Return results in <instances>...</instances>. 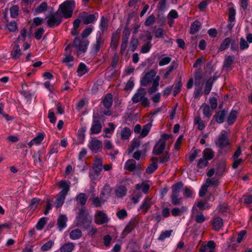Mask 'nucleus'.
<instances>
[{"label":"nucleus","mask_w":252,"mask_h":252,"mask_svg":"<svg viewBox=\"0 0 252 252\" xmlns=\"http://www.w3.org/2000/svg\"><path fill=\"white\" fill-rule=\"evenodd\" d=\"M94 27L90 26L83 31L81 33L82 38L76 37L72 44V48L75 50L78 56H82L87 50V46L89 44V41L86 39L93 32Z\"/></svg>","instance_id":"obj_1"},{"label":"nucleus","mask_w":252,"mask_h":252,"mask_svg":"<svg viewBox=\"0 0 252 252\" xmlns=\"http://www.w3.org/2000/svg\"><path fill=\"white\" fill-rule=\"evenodd\" d=\"M159 79V76H156V72L154 70H151L146 73L142 77L141 84L142 86H147L152 83V86L148 90V93L152 94L158 90Z\"/></svg>","instance_id":"obj_2"},{"label":"nucleus","mask_w":252,"mask_h":252,"mask_svg":"<svg viewBox=\"0 0 252 252\" xmlns=\"http://www.w3.org/2000/svg\"><path fill=\"white\" fill-rule=\"evenodd\" d=\"M75 5L74 1L66 0L60 4L57 12H61L63 16L66 19L69 18L72 16Z\"/></svg>","instance_id":"obj_3"},{"label":"nucleus","mask_w":252,"mask_h":252,"mask_svg":"<svg viewBox=\"0 0 252 252\" xmlns=\"http://www.w3.org/2000/svg\"><path fill=\"white\" fill-rule=\"evenodd\" d=\"M146 91L144 88H140L135 94L132 96V100L134 103L140 102L144 106H148L149 105V101L146 97Z\"/></svg>","instance_id":"obj_4"},{"label":"nucleus","mask_w":252,"mask_h":252,"mask_svg":"<svg viewBox=\"0 0 252 252\" xmlns=\"http://www.w3.org/2000/svg\"><path fill=\"white\" fill-rule=\"evenodd\" d=\"M171 138V135L164 134L162 135L161 138L159 140L158 142L156 144L154 148L153 152L155 154L158 155L160 154L164 150L165 146V142L167 140H170L171 143L173 142Z\"/></svg>","instance_id":"obj_5"},{"label":"nucleus","mask_w":252,"mask_h":252,"mask_svg":"<svg viewBox=\"0 0 252 252\" xmlns=\"http://www.w3.org/2000/svg\"><path fill=\"white\" fill-rule=\"evenodd\" d=\"M111 191L110 187L108 185H105L101 190L100 199L97 197L94 198L93 200L94 204L96 207L100 206L102 203L104 202L109 198Z\"/></svg>","instance_id":"obj_6"},{"label":"nucleus","mask_w":252,"mask_h":252,"mask_svg":"<svg viewBox=\"0 0 252 252\" xmlns=\"http://www.w3.org/2000/svg\"><path fill=\"white\" fill-rule=\"evenodd\" d=\"M215 144L218 147L221 149L227 148L229 149L228 150H230V143L228 138V134L226 131L222 130L221 131L215 142Z\"/></svg>","instance_id":"obj_7"},{"label":"nucleus","mask_w":252,"mask_h":252,"mask_svg":"<svg viewBox=\"0 0 252 252\" xmlns=\"http://www.w3.org/2000/svg\"><path fill=\"white\" fill-rule=\"evenodd\" d=\"M105 47V39L99 33L97 34L96 41L92 45V51L94 54H97L100 50Z\"/></svg>","instance_id":"obj_8"},{"label":"nucleus","mask_w":252,"mask_h":252,"mask_svg":"<svg viewBox=\"0 0 252 252\" xmlns=\"http://www.w3.org/2000/svg\"><path fill=\"white\" fill-rule=\"evenodd\" d=\"M79 17L82 20L85 24L88 25L96 21L98 18V13L89 14L87 12L84 11L80 13Z\"/></svg>","instance_id":"obj_9"},{"label":"nucleus","mask_w":252,"mask_h":252,"mask_svg":"<svg viewBox=\"0 0 252 252\" xmlns=\"http://www.w3.org/2000/svg\"><path fill=\"white\" fill-rule=\"evenodd\" d=\"M62 20V16L57 12L48 17L47 24L49 27H57L60 25Z\"/></svg>","instance_id":"obj_10"},{"label":"nucleus","mask_w":252,"mask_h":252,"mask_svg":"<svg viewBox=\"0 0 252 252\" xmlns=\"http://www.w3.org/2000/svg\"><path fill=\"white\" fill-rule=\"evenodd\" d=\"M109 220L107 215L101 211H97L95 217L94 221L99 225L107 223Z\"/></svg>","instance_id":"obj_11"},{"label":"nucleus","mask_w":252,"mask_h":252,"mask_svg":"<svg viewBox=\"0 0 252 252\" xmlns=\"http://www.w3.org/2000/svg\"><path fill=\"white\" fill-rule=\"evenodd\" d=\"M88 147L92 152L96 153L102 149V143L98 139H93L90 141Z\"/></svg>","instance_id":"obj_12"},{"label":"nucleus","mask_w":252,"mask_h":252,"mask_svg":"<svg viewBox=\"0 0 252 252\" xmlns=\"http://www.w3.org/2000/svg\"><path fill=\"white\" fill-rule=\"evenodd\" d=\"M84 211L83 210H80L77 219L79 225L86 227L91 223V218L88 216L84 217Z\"/></svg>","instance_id":"obj_13"},{"label":"nucleus","mask_w":252,"mask_h":252,"mask_svg":"<svg viewBox=\"0 0 252 252\" xmlns=\"http://www.w3.org/2000/svg\"><path fill=\"white\" fill-rule=\"evenodd\" d=\"M71 46L68 45L65 47V57L63 60V62L66 63L68 66V68L72 67L73 64L72 63L74 61L73 57L69 54Z\"/></svg>","instance_id":"obj_14"},{"label":"nucleus","mask_w":252,"mask_h":252,"mask_svg":"<svg viewBox=\"0 0 252 252\" xmlns=\"http://www.w3.org/2000/svg\"><path fill=\"white\" fill-rule=\"evenodd\" d=\"M103 167V162L101 158L98 156L95 157L94 163L93 166V170L96 174H99L102 170Z\"/></svg>","instance_id":"obj_15"},{"label":"nucleus","mask_w":252,"mask_h":252,"mask_svg":"<svg viewBox=\"0 0 252 252\" xmlns=\"http://www.w3.org/2000/svg\"><path fill=\"white\" fill-rule=\"evenodd\" d=\"M216 245L214 241H209L206 245L201 246L199 252H216L215 248Z\"/></svg>","instance_id":"obj_16"},{"label":"nucleus","mask_w":252,"mask_h":252,"mask_svg":"<svg viewBox=\"0 0 252 252\" xmlns=\"http://www.w3.org/2000/svg\"><path fill=\"white\" fill-rule=\"evenodd\" d=\"M69 182L66 181L65 180H61L57 183V186L62 189L59 192L61 194L66 195L67 192L70 189Z\"/></svg>","instance_id":"obj_17"},{"label":"nucleus","mask_w":252,"mask_h":252,"mask_svg":"<svg viewBox=\"0 0 252 252\" xmlns=\"http://www.w3.org/2000/svg\"><path fill=\"white\" fill-rule=\"evenodd\" d=\"M45 137V134L43 133H38L37 135L30 141L28 145L31 148L33 145H38L41 143Z\"/></svg>","instance_id":"obj_18"},{"label":"nucleus","mask_w":252,"mask_h":252,"mask_svg":"<svg viewBox=\"0 0 252 252\" xmlns=\"http://www.w3.org/2000/svg\"><path fill=\"white\" fill-rule=\"evenodd\" d=\"M67 220V219L65 215H60L58 219L57 225L60 231L63 230L66 227Z\"/></svg>","instance_id":"obj_19"},{"label":"nucleus","mask_w":252,"mask_h":252,"mask_svg":"<svg viewBox=\"0 0 252 252\" xmlns=\"http://www.w3.org/2000/svg\"><path fill=\"white\" fill-rule=\"evenodd\" d=\"M234 57L232 56H228L225 57L223 63V68L226 71H230L232 68V64Z\"/></svg>","instance_id":"obj_20"},{"label":"nucleus","mask_w":252,"mask_h":252,"mask_svg":"<svg viewBox=\"0 0 252 252\" xmlns=\"http://www.w3.org/2000/svg\"><path fill=\"white\" fill-rule=\"evenodd\" d=\"M102 103L104 107L109 109L111 107L113 103V98L111 94H107L103 99Z\"/></svg>","instance_id":"obj_21"},{"label":"nucleus","mask_w":252,"mask_h":252,"mask_svg":"<svg viewBox=\"0 0 252 252\" xmlns=\"http://www.w3.org/2000/svg\"><path fill=\"white\" fill-rule=\"evenodd\" d=\"M101 125L98 120H94L91 128V132L93 134L99 133L101 129Z\"/></svg>","instance_id":"obj_22"},{"label":"nucleus","mask_w":252,"mask_h":252,"mask_svg":"<svg viewBox=\"0 0 252 252\" xmlns=\"http://www.w3.org/2000/svg\"><path fill=\"white\" fill-rule=\"evenodd\" d=\"M213 227L215 230H219L223 226V220L220 217H215L212 222Z\"/></svg>","instance_id":"obj_23"},{"label":"nucleus","mask_w":252,"mask_h":252,"mask_svg":"<svg viewBox=\"0 0 252 252\" xmlns=\"http://www.w3.org/2000/svg\"><path fill=\"white\" fill-rule=\"evenodd\" d=\"M65 196V195L61 194L59 193L56 195L55 205L57 208H60L63 205L64 202Z\"/></svg>","instance_id":"obj_24"},{"label":"nucleus","mask_w":252,"mask_h":252,"mask_svg":"<svg viewBox=\"0 0 252 252\" xmlns=\"http://www.w3.org/2000/svg\"><path fill=\"white\" fill-rule=\"evenodd\" d=\"M203 157L208 160L212 159L214 157V152L210 148L205 149L202 152Z\"/></svg>","instance_id":"obj_25"},{"label":"nucleus","mask_w":252,"mask_h":252,"mask_svg":"<svg viewBox=\"0 0 252 252\" xmlns=\"http://www.w3.org/2000/svg\"><path fill=\"white\" fill-rule=\"evenodd\" d=\"M74 248V244L73 243H67L61 246V252H71Z\"/></svg>","instance_id":"obj_26"},{"label":"nucleus","mask_w":252,"mask_h":252,"mask_svg":"<svg viewBox=\"0 0 252 252\" xmlns=\"http://www.w3.org/2000/svg\"><path fill=\"white\" fill-rule=\"evenodd\" d=\"M183 198L180 196L179 193H172L171 200L172 203L174 205L180 204L182 202Z\"/></svg>","instance_id":"obj_27"},{"label":"nucleus","mask_w":252,"mask_h":252,"mask_svg":"<svg viewBox=\"0 0 252 252\" xmlns=\"http://www.w3.org/2000/svg\"><path fill=\"white\" fill-rule=\"evenodd\" d=\"M151 206V199L149 197H146L142 205L140 206V209L142 210V212L145 213Z\"/></svg>","instance_id":"obj_28"},{"label":"nucleus","mask_w":252,"mask_h":252,"mask_svg":"<svg viewBox=\"0 0 252 252\" xmlns=\"http://www.w3.org/2000/svg\"><path fill=\"white\" fill-rule=\"evenodd\" d=\"M131 133V131L130 128L125 127L122 130L120 133L121 138L123 140H127L129 139Z\"/></svg>","instance_id":"obj_29"},{"label":"nucleus","mask_w":252,"mask_h":252,"mask_svg":"<svg viewBox=\"0 0 252 252\" xmlns=\"http://www.w3.org/2000/svg\"><path fill=\"white\" fill-rule=\"evenodd\" d=\"M127 189L125 186H121L118 187L115 190V194L118 197H122L126 195Z\"/></svg>","instance_id":"obj_30"},{"label":"nucleus","mask_w":252,"mask_h":252,"mask_svg":"<svg viewBox=\"0 0 252 252\" xmlns=\"http://www.w3.org/2000/svg\"><path fill=\"white\" fill-rule=\"evenodd\" d=\"M136 168V161L134 159H129L125 164V168L129 171H132Z\"/></svg>","instance_id":"obj_31"},{"label":"nucleus","mask_w":252,"mask_h":252,"mask_svg":"<svg viewBox=\"0 0 252 252\" xmlns=\"http://www.w3.org/2000/svg\"><path fill=\"white\" fill-rule=\"evenodd\" d=\"M88 71L87 66L84 63H80L78 66L77 72L79 76H82Z\"/></svg>","instance_id":"obj_32"},{"label":"nucleus","mask_w":252,"mask_h":252,"mask_svg":"<svg viewBox=\"0 0 252 252\" xmlns=\"http://www.w3.org/2000/svg\"><path fill=\"white\" fill-rule=\"evenodd\" d=\"M201 27V24L199 22L195 21L193 22L190 26V33L192 34H195L198 31Z\"/></svg>","instance_id":"obj_33"},{"label":"nucleus","mask_w":252,"mask_h":252,"mask_svg":"<svg viewBox=\"0 0 252 252\" xmlns=\"http://www.w3.org/2000/svg\"><path fill=\"white\" fill-rule=\"evenodd\" d=\"M82 235V232L79 229H75L72 230L69 234L70 238L71 239L75 240L78 239L81 237Z\"/></svg>","instance_id":"obj_34"},{"label":"nucleus","mask_w":252,"mask_h":252,"mask_svg":"<svg viewBox=\"0 0 252 252\" xmlns=\"http://www.w3.org/2000/svg\"><path fill=\"white\" fill-rule=\"evenodd\" d=\"M237 111L236 110H232L230 113L227 120V122L229 125H231L234 123L237 116Z\"/></svg>","instance_id":"obj_35"},{"label":"nucleus","mask_w":252,"mask_h":252,"mask_svg":"<svg viewBox=\"0 0 252 252\" xmlns=\"http://www.w3.org/2000/svg\"><path fill=\"white\" fill-rule=\"evenodd\" d=\"M149 189L150 186L145 183H143L141 184H138L136 185V189L137 190H140L141 189L142 191L145 194L148 193Z\"/></svg>","instance_id":"obj_36"},{"label":"nucleus","mask_w":252,"mask_h":252,"mask_svg":"<svg viewBox=\"0 0 252 252\" xmlns=\"http://www.w3.org/2000/svg\"><path fill=\"white\" fill-rule=\"evenodd\" d=\"M21 55V50L19 45L14 46L12 51L11 52V56L14 59H17Z\"/></svg>","instance_id":"obj_37"},{"label":"nucleus","mask_w":252,"mask_h":252,"mask_svg":"<svg viewBox=\"0 0 252 252\" xmlns=\"http://www.w3.org/2000/svg\"><path fill=\"white\" fill-rule=\"evenodd\" d=\"M27 30L25 28L21 30L20 34L17 38L18 43L24 42L27 37Z\"/></svg>","instance_id":"obj_38"},{"label":"nucleus","mask_w":252,"mask_h":252,"mask_svg":"<svg viewBox=\"0 0 252 252\" xmlns=\"http://www.w3.org/2000/svg\"><path fill=\"white\" fill-rule=\"evenodd\" d=\"M183 184L179 182L172 187V193H180L181 191L182 188H183Z\"/></svg>","instance_id":"obj_39"},{"label":"nucleus","mask_w":252,"mask_h":252,"mask_svg":"<svg viewBox=\"0 0 252 252\" xmlns=\"http://www.w3.org/2000/svg\"><path fill=\"white\" fill-rule=\"evenodd\" d=\"M172 231H173L172 230H170L161 232L160 235H159L158 238V240L160 241H163L166 238L170 237V236L171 235Z\"/></svg>","instance_id":"obj_40"},{"label":"nucleus","mask_w":252,"mask_h":252,"mask_svg":"<svg viewBox=\"0 0 252 252\" xmlns=\"http://www.w3.org/2000/svg\"><path fill=\"white\" fill-rule=\"evenodd\" d=\"M213 86V81L211 79H208L205 84V88L204 89V94L206 95L208 94L211 91Z\"/></svg>","instance_id":"obj_41"},{"label":"nucleus","mask_w":252,"mask_h":252,"mask_svg":"<svg viewBox=\"0 0 252 252\" xmlns=\"http://www.w3.org/2000/svg\"><path fill=\"white\" fill-rule=\"evenodd\" d=\"M19 6L17 5H13L10 9V13L11 17L13 18H16L19 14Z\"/></svg>","instance_id":"obj_42"},{"label":"nucleus","mask_w":252,"mask_h":252,"mask_svg":"<svg viewBox=\"0 0 252 252\" xmlns=\"http://www.w3.org/2000/svg\"><path fill=\"white\" fill-rule=\"evenodd\" d=\"M231 42V39L229 37L224 39L221 44L220 45L219 50L223 51L227 49Z\"/></svg>","instance_id":"obj_43"},{"label":"nucleus","mask_w":252,"mask_h":252,"mask_svg":"<svg viewBox=\"0 0 252 252\" xmlns=\"http://www.w3.org/2000/svg\"><path fill=\"white\" fill-rule=\"evenodd\" d=\"M152 127V125L151 124H148L146 125H145L142 129L141 132V136L142 137H144L146 136L149 133L151 128Z\"/></svg>","instance_id":"obj_44"},{"label":"nucleus","mask_w":252,"mask_h":252,"mask_svg":"<svg viewBox=\"0 0 252 252\" xmlns=\"http://www.w3.org/2000/svg\"><path fill=\"white\" fill-rule=\"evenodd\" d=\"M186 207L184 206H182L180 208H174L172 209L171 211L172 215L176 217L179 216L181 213L183 212L184 211L186 210Z\"/></svg>","instance_id":"obj_45"},{"label":"nucleus","mask_w":252,"mask_h":252,"mask_svg":"<svg viewBox=\"0 0 252 252\" xmlns=\"http://www.w3.org/2000/svg\"><path fill=\"white\" fill-rule=\"evenodd\" d=\"M47 222V219L43 217L41 218L37 222L35 227L37 229L41 230L43 228L44 226Z\"/></svg>","instance_id":"obj_46"},{"label":"nucleus","mask_w":252,"mask_h":252,"mask_svg":"<svg viewBox=\"0 0 252 252\" xmlns=\"http://www.w3.org/2000/svg\"><path fill=\"white\" fill-rule=\"evenodd\" d=\"M54 242L52 240H49L44 244L41 247V250L42 251H47L49 250L54 245Z\"/></svg>","instance_id":"obj_47"},{"label":"nucleus","mask_w":252,"mask_h":252,"mask_svg":"<svg viewBox=\"0 0 252 252\" xmlns=\"http://www.w3.org/2000/svg\"><path fill=\"white\" fill-rule=\"evenodd\" d=\"M203 113L205 117L209 118L212 115V110L208 105L203 106Z\"/></svg>","instance_id":"obj_48"},{"label":"nucleus","mask_w":252,"mask_h":252,"mask_svg":"<svg viewBox=\"0 0 252 252\" xmlns=\"http://www.w3.org/2000/svg\"><path fill=\"white\" fill-rule=\"evenodd\" d=\"M225 116L224 111L219 112L216 115V120L219 123H222Z\"/></svg>","instance_id":"obj_49"},{"label":"nucleus","mask_w":252,"mask_h":252,"mask_svg":"<svg viewBox=\"0 0 252 252\" xmlns=\"http://www.w3.org/2000/svg\"><path fill=\"white\" fill-rule=\"evenodd\" d=\"M116 216L120 220L125 219L127 216V213L125 209H121L116 213Z\"/></svg>","instance_id":"obj_50"},{"label":"nucleus","mask_w":252,"mask_h":252,"mask_svg":"<svg viewBox=\"0 0 252 252\" xmlns=\"http://www.w3.org/2000/svg\"><path fill=\"white\" fill-rule=\"evenodd\" d=\"M138 45V40L136 38H132L129 45V50L131 52H134Z\"/></svg>","instance_id":"obj_51"},{"label":"nucleus","mask_w":252,"mask_h":252,"mask_svg":"<svg viewBox=\"0 0 252 252\" xmlns=\"http://www.w3.org/2000/svg\"><path fill=\"white\" fill-rule=\"evenodd\" d=\"M47 8V5L46 2H42L35 9L36 13H40L45 11Z\"/></svg>","instance_id":"obj_52"},{"label":"nucleus","mask_w":252,"mask_h":252,"mask_svg":"<svg viewBox=\"0 0 252 252\" xmlns=\"http://www.w3.org/2000/svg\"><path fill=\"white\" fill-rule=\"evenodd\" d=\"M152 47L151 42L148 41L145 44L143 45L141 49L142 53H147L149 52Z\"/></svg>","instance_id":"obj_53"},{"label":"nucleus","mask_w":252,"mask_h":252,"mask_svg":"<svg viewBox=\"0 0 252 252\" xmlns=\"http://www.w3.org/2000/svg\"><path fill=\"white\" fill-rule=\"evenodd\" d=\"M249 47L248 42L244 38L241 37L240 39V48L244 50L248 48Z\"/></svg>","instance_id":"obj_54"},{"label":"nucleus","mask_w":252,"mask_h":252,"mask_svg":"<svg viewBox=\"0 0 252 252\" xmlns=\"http://www.w3.org/2000/svg\"><path fill=\"white\" fill-rule=\"evenodd\" d=\"M171 61V58L169 57H165L162 58L159 61L158 64L159 66H163L168 64Z\"/></svg>","instance_id":"obj_55"},{"label":"nucleus","mask_w":252,"mask_h":252,"mask_svg":"<svg viewBox=\"0 0 252 252\" xmlns=\"http://www.w3.org/2000/svg\"><path fill=\"white\" fill-rule=\"evenodd\" d=\"M6 27L10 32L15 31L17 29V24L14 21H12L8 23Z\"/></svg>","instance_id":"obj_56"},{"label":"nucleus","mask_w":252,"mask_h":252,"mask_svg":"<svg viewBox=\"0 0 252 252\" xmlns=\"http://www.w3.org/2000/svg\"><path fill=\"white\" fill-rule=\"evenodd\" d=\"M86 199L87 198L84 193L79 194L77 197L78 202L82 205H84L86 203Z\"/></svg>","instance_id":"obj_57"},{"label":"nucleus","mask_w":252,"mask_h":252,"mask_svg":"<svg viewBox=\"0 0 252 252\" xmlns=\"http://www.w3.org/2000/svg\"><path fill=\"white\" fill-rule=\"evenodd\" d=\"M184 195L187 198L192 197L193 195V191L190 188L186 187L184 189Z\"/></svg>","instance_id":"obj_58"},{"label":"nucleus","mask_w":252,"mask_h":252,"mask_svg":"<svg viewBox=\"0 0 252 252\" xmlns=\"http://www.w3.org/2000/svg\"><path fill=\"white\" fill-rule=\"evenodd\" d=\"M44 32V30L43 28H38L34 33V37L37 40H39L42 38V35Z\"/></svg>","instance_id":"obj_59"},{"label":"nucleus","mask_w":252,"mask_h":252,"mask_svg":"<svg viewBox=\"0 0 252 252\" xmlns=\"http://www.w3.org/2000/svg\"><path fill=\"white\" fill-rule=\"evenodd\" d=\"M197 206L201 210H204L209 208L208 204L205 201H198L197 202Z\"/></svg>","instance_id":"obj_60"},{"label":"nucleus","mask_w":252,"mask_h":252,"mask_svg":"<svg viewBox=\"0 0 252 252\" xmlns=\"http://www.w3.org/2000/svg\"><path fill=\"white\" fill-rule=\"evenodd\" d=\"M158 168V164L157 163H153L149 165L146 169L147 173L151 174L154 172Z\"/></svg>","instance_id":"obj_61"},{"label":"nucleus","mask_w":252,"mask_h":252,"mask_svg":"<svg viewBox=\"0 0 252 252\" xmlns=\"http://www.w3.org/2000/svg\"><path fill=\"white\" fill-rule=\"evenodd\" d=\"M107 21L104 16L101 17L100 22V28L102 31L107 29Z\"/></svg>","instance_id":"obj_62"},{"label":"nucleus","mask_w":252,"mask_h":252,"mask_svg":"<svg viewBox=\"0 0 252 252\" xmlns=\"http://www.w3.org/2000/svg\"><path fill=\"white\" fill-rule=\"evenodd\" d=\"M210 0H204L199 3L198 8L201 11H203L210 3Z\"/></svg>","instance_id":"obj_63"},{"label":"nucleus","mask_w":252,"mask_h":252,"mask_svg":"<svg viewBox=\"0 0 252 252\" xmlns=\"http://www.w3.org/2000/svg\"><path fill=\"white\" fill-rule=\"evenodd\" d=\"M208 160L206 159L203 158H200L198 162L197 165L199 168H203L206 166L208 164Z\"/></svg>","instance_id":"obj_64"}]
</instances>
